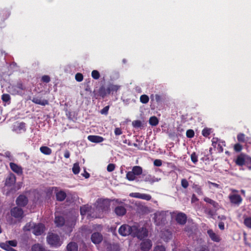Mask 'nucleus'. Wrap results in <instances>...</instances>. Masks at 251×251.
<instances>
[{
	"label": "nucleus",
	"instance_id": "nucleus-19",
	"mask_svg": "<svg viewBox=\"0 0 251 251\" xmlns=\"http://www.w3.org/2000/svg\"><path fill=\"white\" fill-rule=\"evenodd\" d=\"M28 200L27 198L24 195L19 196L16 200L17 204L19 206H24L27 203Z\"/></svg>",
	"mask_w": 251,
	"mask_h": 251
},
{
	"label": "nucleus",
	"instance_id": "nucleus-59",
	"mask_svg": "<svg viewBox=\"0 0 251 251\" xmlns=\"http://www.w3.org/2000/svg\"><path fill=\"white\" fill-rule=\"evenodd\" d=\"M115 134L116 135H120L122 134V129L120 128H116L114 131Z\"/></svg>",
	"mask_w": 251,
	"mask_h": 251
},
{
	"label": "nucleus",
	"instance_id": "nucleus-38",
	"mask_svg": "<svg viewBox=\"0 0 251 251\" xmlns=\"http://www.w3.org/2000/svg\"><path fill=\"white\" fill-rule=\"evenodd\" d=\"M92 76L95 79H98L100 77L99 72L97 70H93L92 72Z\"/></svg>",
	"mask_w": 251,
	"mask_h": 251
},
{
	"label": "nucleus",
	"instance_id": "nucleus-46",
	"mask_svg": "<svg viewBox=\"0 0 251 251\" xmlns=\"http://www.w3.org/2000/svg\"><path fill=\"white\" fill-rule=\"evenodd\" d=\"M209 187L211 189L212 187H215L216 188H220V185L217 183H213L210 181H208L207 182Z\"/></svg>",
	"mask_w": 251,
	"mask_h": 251
},
{
	"label": "nucleus",
	"instance_id": "nucleus-57",
	"mask_svg": "<svg viewBox=\"0 0 251 251\" xmlns=\"http://www.w3.org/2000/svg\"><path fill=\"white\" fill-rule=\"evenodd\" d=\"M4 156L8 158L10 160H13V157L11 153L9 151H6L4 153Z\"/></svg>",
	"mask_w": 251,
	"mask_h": 251
},
{
	"label": "nucleus",
	"instance_id": "nucleus-5",
	"mask_svg": "<svg viewBox=\"0 0 251 251\" xmlns=\"http://www.w3.org/2000/svg\"><path fill=\"white\" fill-rule=\"evenodd\" d=\"M136 230V225L129 226L127 225H124L121 226L119 229V233L123 236H126L128 235L132 236L133 231Z\"/></svg>",
	"mask_w": 251,
	"mask_h": 251
},
{
	"label": "nucleus",
	"instance_id": "nucleus-25",
	"mask_svg": "<svg viewBox=\"0 0 251 251\" xmlns=\"http://www.w3.org/2000/svg\"><path fill=\"white\" fill-rule=\"evenodd\" d=\"M32 101L36 104H40L43 106L48 105L49 104L48 100H42L38 98H33Z\"/></svg>",
	"mask_w": 251,
	"mask_h": 251
},
{
	"label": "nucleus",
	"instance_id": "nucleus-42",
	"mask_svg": "<svg viewBox=\"0 0 251 251\" xmlns=\"http://www.w3.org/2000/svg\"><path fill=\"white\" fill-rule=\"evenodd\" d=\"M14 89H17V92H12L13 94H16L17 93H19L21 90H23V85L21 84H19L17 86L14 87Z\"/></svg>",
	"mask_w": 251,
	"mask_h": 251
},
{
	"label": "nucleus",
	"instance_id": "nucleus-61",
	"mask_svg": "<svg viewBox=\"0 0 251 251\" xmlns=\"http://www.w3.org/2000/svg\"><path fill=\"white\" fill-rule=\"evenodd\" d=\"M203 200L207 203H209L211 205L212 204V203H213V202H214V201H213V200L208 198V197H205L203 199Z\"/></svg>",
	"mask_w": 251,
	"mask_h": 251
},
{
	"label": "nucleus",
	"instance_id": "nucleus-26",
	"mask_svg": "<svg viewBox=\"0 0 251 251\" xmlns=\"http://www.w3.org/2000/svg\"><path fill=\"white\" fill-rule=\"evenodd\" d=\"M16 182V177L14 175L11 174L9 175L8 177L6 178L5 184L7 185H11Z\"/></svg>",
	"mask_w": 251,
	"mask_h": 251
},
{
	"label": "nucleus",
	"instance_id": "nucleus-44",
	"mask_svg": "<svg viewBox=\"0 0 251 251\" xmlns=\"http://www.w3.org/2000/svg\"><path fill=\"white\" fill-rule=\"evenodd\" d=\"M75 78L78 82H81L83 80V75L80 73H77L75 75Z\"/></svg>",
	"mask_w": 251,
	"mask_h": 251
},
{
	"label": "nucleus",
	"instance_id": "nucleus-41",
	"mask_svg": "<svg viewBox=\"0 0 251 251\" xmlns=\"http://www.w3.org/2000/svg\"><path fill=\"white\" fill-rule=\"evenodd\" d=\"M191 159L192 161L196 164L198 162V155L195 152H193L191 155Z\"/></svg>",
	"mask_w": 251,
	"mask_h": 251
},
{
	"label": "nucleus",
	"instance_id": "nucleus-9",
	"mask_svg": "<svg viewBox=\"0 0 251 251\" xmlns=\"http://www.w3.org/2000/svg\"><path fill=\"white\" fill-rule=\"evenodd\" d=\"M168 212L161 211L157 212L155 215V222L157 225L164 223L166 220V215Z\"/></svg>",
	"mask_w": 251,
	"mask_h": 251
},
{
	"label": "nucleus",
	"instance_id": "nucleus-22",
	"mask_svg": "<svg viewBox=\"0 0 251 251\" xmlns=\"http://www.w3.org/2000/svg\"><path fill=\"white\" fill-rule=\"evenodd\" d=\"M161 238L167 242L172 238V233L168 229L164 230L162 231Z\"/></svg>",
	"mask_w": 251,
	"mask_h": 251
},
{
	"label": "nucleus",
	"instance_id": "nucleus-32",
	"mask_svg": "<svg viewBox=\"0 0 251 251\" xmlns=\"http://www.w3.org/2000/svg\"><path fill=\"white\" fill-rule=\"evenodd\" d=\"M32 251H44V248L39 244L34 245L31 248Z\"/></svg>",
	"mask_w": 251,
	"mask_h": 251
},
{
	"label": "nucleus",
	"instance_id": "nucleus-36",
	"mask_svg": "<svg viewBox=\"0 0 251 251\" xmlns=\"http://www.w3.org/2000/svg\"><path fill=\"white\" fill-rule=\"evenodd\" d=\"M73 172L75 174H77L79 173L80 171V168L78 164L75 163L74 164L73 167Z\"/></svg>",
	"mask_w": 251,
	"mask_h": 251
},
{
	"label": "nucleus",
	"instance_id": "nucleus-64",
	"mask_svg": "<svg viewBox=\"0 0 251 251\" xmlns=\"http://www.w3.org/2000/svg\"><path fill=\"white\" fill-rule=\"evenodd\" d=\"M70 155V152L68 150L65 151L64 152V157L66 158H69Z\"/></svg>",
	"mask_w": 251,
	"mask_h": 251
},
{
	"label": "nucleus",
	"instance_id": "nucleus-55",
	"mask_svg": "<svg viewBox=\"0 0 251 251\" xmlns=\"http://www.w3.org/2000/svg\"><path fill=\"white\" fill-rule=\"evenodd\" d=\"M132 125L134 127H139L141 126V122L138 120L134 121L132 122Z\"/></svg>",
	"mask_w": 251,
	"mask_h": 251
},
{
	"label": "nucleus",
	"instance_id": "nucleus-18",
	"mask_svg": "<svg viewBox=\"0 0 251 251\" xmlns=\"http://www.w3.org/2000/svg\"><path fill=\"white\" fill-rule=\"evenodd\" d=\"M207 234L213 241L219 242L221 241V238L220 236L215 233L212 229L208 230Z\"/></svg>",
	"mask_w": 251,
	"mask_h": 251
},
{
	"label": "nucleus",
	"instance_id": "nucleus-54",
	"mask_svg": "<svg viewBox=\"0 0 251 251\" xmlns=\"http://www.w3.org/2000/svg\"><path fill=\"white\" fill-rule=\"evenodd\" d=\"M50 77L48 75H45L42 77V80L44 82L48 83L50 81Z\"/></svg>",
	"mask_w": 251,
	"mask_h": 251
},
{
	"label": "nucleus",
	"instance_id": "nucleus-49",
	"mask_svg": "<svg viewBox=\"0 0 251 251\" xmlns=\"http://www.w3.org/2000/svg\"><path fill=\"white\" fill-rule=\"evenodd\" d=\"M115 165L114 164H109L107 167V170L109 172H111L114 170Z\"/></svg>",
	"mask_w": 251,
	"mask_h": 251
},
{
	"label": "nucleus",
	"instance_id": "nucleus-16",
	"mask_svg": "<svg viewBox=\"0 0 251 251\" xmlns=\"http://www.w3.org/2000/svg\"><path fill=\"white\" fill-rule=\"evenodd\" d=\"M45 229L44 226L42 224H39L34 226L32 232L35 235H40L44 232Z\"/></svg>",
	"mask_w": 251,
	"mask_h": 251
},
{
	"label": "nucleus",
	"instance_id": "nucleus-1",
	"mask_svg": "<svg viewBox=\"0 0 251 251\" xmlns=\"http://www.w3.org/2000/svg\"><path fill=\"white\" fill-rule=\"evenodd\" d=\"M54 222L57 226H64V229L65 232L69 234L73 231L75 227L76 223V218L73 217L70 220L65 221L63 217L56 215Z\"/></svg>",
	"mask_w": 251,
	"mask_h": 251
},
{
	"label": "nucleus",
	"instance_id": "nucleus-56",
	"mask_svg": "<svg viewBox=\"0 0 251 251\" xmlns=\"http://www.w3.org/2000/svg\"><path fill=\"white\" fill-rule=\"evenodd\" d=\"M109 106H106L104 107L102 109H101L100 113L102 114H107L109 110Z\"/></svg>",
	"mask_w": 251,
	"mask_h": 251
},
{
	"label": "nucleus",
	"instance_id": "nucleus-45",
	"mask_svg": "<svg viewBox=\"0 0 251 251\" xmlns=\"http://www.w3.org/2000/svg\"><path fill=\"white\" fill-rule=\"evenodd\" d=\"M1 99L3 101L7 102L10 99V97L8 94H4L1 96Z\"/></svg>",
	"mask_w": 251,
	"mask_h": 251
},
{
	"label": "nucleus",
	"instance_id": "nucleus-21",
	"mask_svg": "<svg viewBox=\"0 0 251 251\" xmlns=\"http://www.w3.org/2000/svg\"><path fill=\"white\" fill-rule=\"evenodd\" d=\"M87 139L90 142L96 143L102 142L104 140L102 137L97 135H89Z\"/></svg>",
	"mask_w": 251,
	"mask_h": 251
},
{
	"label": "nucleus",
	"instance_id": "nucleus-2",
	"mask_svg": "<svg viewBox=\"0 0 251 251\" xmlns=\"http://www.w3.org/2000/svg\"><path fill=\"white\" fill-rule=\"evenodd\" d=\"M143 173L142 168L139 166H134L131 171H129L126 175V178L129 181H133L136 176H140Z\"/></svg>",
	"mask_w": 251,
	"mask_h": 251
},
{
	"label": "nucleus",
	"instance_id": "nucleus-52",
	"mask_svg": "<svg viewBox=\"0 0 251 251\" xmlns=\"http://www.w3.org/2000/svg\"><path fill=\"white\" fill-rule=\"evenodd\" d=\"M0 246L1 248H2L3 249L5 250H6V251H8L9 249H10V246L9 245H8V243H7V242L4 244V243H1L0 245Z\"/></svg>",
	"mask_w": 251,
	"mask_h": 251
},
{
	"label": "nucleus",
	"instance_id": "nucleus-4",
	"mask_svg": "<svg viewBox=\"0 0 251 251\" xmlns=\"http://www.w3.org/2000/svg\"><path fill=\"white\" fill-rule=\"evenodd\" d=\"M171 217L180 225H184L186 223L187 216L185 214L182 212H173L170 213Z\"/></svg>",
	"mask_w": 251,
	"mask_h": 251
},
{
	"label": "nucleus",
	"instance_id": "nucleus-39",
	"mask_svg": "<svg viewBox=\"0 0 251 251\" xmlns=\"http://www.w3.org/2000/svg\"><path fill=\"white\" fill-rule=\"evenodd\" d=\"M33 223H29L24 227L23 229L25 231H28L30 230L31 228H33Z\"/></svg>",
	"mask_w": 251,
	"mask_h": 251
},
{
	"label": "nucleus",
	"instance_id": "nucleus-53",
	"mask_svg": "<svg viewBox=\"0 0 251 251\" xmlns=\"http://www.w3.org/2000/svg\"><path fill=\"white\" fill-rule=\"evenodd\" d=\"M0 246L1 248H2L3 249L5 250H6V251H8L9 249H10V246L9 245H8V243H7V242L4 244V243H1L0 245Z\"/></svg>",
	"mask_w": 251,
	"mask_h": 251
},
{
	"label": "nucleus",
	"instance_id": "nucleus-63",
	"mask_svg": "<svg viewBox=\"0 0 251 251\" xmlns=\"http://www.w3.org/2000/svg\"><path fill=\"white\" fill-rule=\"evenodd\" d=\"M218 226L219 228L221 230H224L225 229V225L224 223L222 222H221L219 223Z\"/></svg>",
	"mask_w": 251,
	"mask_h": 251
},
{
	"label": "nucleus",
	"instance_id": "nucleus-37",
	"mask_svg": "<svg viewBox=\"0 0 251 251\" xmlns=\"http://www.w3.org/2000/svg\"><path fill=\"white\" fill-rule=\"evenodd\" d=\"M237 140L239 142H245V135L243 133H239L238 134L237 136Z\"/></svg>",
	"mask_w": 251,
	"mask_h": 251
},
{
	"label": "nucleus",
	"instance_id": "nucleus-40",
	"mask_svg": "<svg viewBox=\"0 0 251 251\" xmlns=\"http://www.w3.org/2000/svg\"><path fill=\"white\" fill-rule=\"evenodd\" d=\"M17 130H18L19 131H25V124L24 123H20L19 124L18 126L17 127Z\"/></svg>",
	"mask_w": 251,
	"mask_h": 251
},
{
	"label": "nucleus",
	"instance_id": "nucleus-47",
	"mask_svg": "<svg viewBox=\"0 0 251 251\" xmlns=\"http://www.w3.org/2000/svg\"><path fill=\"white\" fill-rule=\"evenodd\" d=\"M186 136L188 138H192L194 136V131L192 129H189L186 131Z\"/></svg>",
	"mask_w": 251,
	"mask_h": 251
},
{
	"label": "nucleus",
	"instance_id": "nucleus-23",
	"mask_svg": "<svg viewBox=\"0 0 251 251\" xmlns=\"http://www.w3.org/2000/svg\"><path fill=\"white\" fill-rule=\"evenodd\" d=\"M114 211L117 215L121 216L126 214V209L124 206L120 205L115 208Z\"/></svg>",
	"mask_w": 251,
	"mask_h": 251
},
{
	"label": "nucleus",
	"instance_id": "nucleus-58",
	"mask_svg": "<svg viewBox=\"0 0 251 251\" xmlns=\"http://www.w3.org/2000/svg\"><path fill=\"white\" fill-rule=\"evenodd\" d=\"M9 246L16 247L17 246V242L15 240L8 241L7 242Z\"/></svg>",
	"mask_w": 251,
	"mask_h": 251
},
{
	"label": "nucleus",
	"instance_id": "nucleus-50",
	"mask_svg": "<svg viewBox=\"0 0 251 251\" xmlns=\"http://www.w3.org/2000/svg\"><path fill=\"white\" fill-rule=\"evenodd\" d=\"M210 133V131L208 128H204L202 131V134L204 137H207Z\"/></svg>",
	"mask_w": 251,
	"mask_h": 251
},
{
	"label": "nucleus",
	"instance_id": "nucleus-60",
	"mask_svg": "<svg viewBox=\"0 0 251 251\" xmlns=\"http://www.w3.org/2000/svg\"><path fill=\"white\" fill-rule=\"evenodd\" d=\"M153 164L154 166L159 167L162 165V161L159 159H156L154 160Z\"/></svg>",
	"mask_w": 251,
	"mask_h": 251
},
{
	"label": "nucleus",
	"instance_id": "nucleus-33",
	"mask_svg": "<svg viewBox=\"0 0 251 251\" xmlns=\"http://www.w3.org/2000/svg\"><path fill=\"white\" fill-rule=\"evenodd\" d=\"M151 100H155L156 102H159L161 101V97L158 94L151 95Z\"/></svg>",
	"mask_w": 251,
	"mask_h": 251
},
{
	"label": "nucleus",
	"instance_id": "nucleus-29",
	"mask_svg": "<svg viewBox=\"0 0 251 251\" xmlns=\"http://www.w3.org/2000/svg\"><path fill=\"white\" fill-rule=\"evenodd\" d=\"M40 151L46 155H50L51 152V150L47 146H42L40 148Z\"/></svg>",
	"mask_w": 251,
	"mask_h": 251
},
{
	"label": "nucleus",
	"instance_id": "nucleus-30",
	"mask_svg": "<svg viewBox=\"0 0 251 251\" xmlns=\"http://www.w3.org/2000/svg\"><path fill=\"white\" fill-rule=\"evenodd\" d=\"M235 162L239 166H242L245 164V159L242 155H239L237 157Z\"/></svg>",
	"mask_w": 251,
	"mask_h": 251
},
{
	"label": "nucleus",
	"instance_id": "nucleus-51",
	"mask_svg": "<svg viewBox=\"0 0 251 251\" xmlns=\"http://www.w3.org/2000/svg\"><path fill=\"white\" fill-rule=\"evenodd\" d=\"M234 149L236 151L239 152L242 149V146L239 144H236L234 146Z\"/></svg>",
	"mask_w": 251,
	"mask_h": 251
},
{
	"label": "nucleus",
	"instance_id": "nucleus-10",
	"mask_svg": "<svg viewBox=\"0 0 251 251\" xmlns=\"http://www.w3.org/2000/svg\"><path fill=\"white\" fill-rule=\"evenodd\" d=\"M228 198L231 203L237 205H239L242 201V197L237 194L230 193Z\"/></svg>",
	"mask_w": 251,
	"mask_h": 251
},
{
	"label": "nucleus",
	"instance_id": "nucleus-43",
	"mask_svg": "<svg viewBox=\"0 0 251 251\" xmlns=\"http://www.w3.org/2000/svg\"><path fill=\"white\" fill-rule=\"evenodd\" d=\"M154 251H166V249L162 245H157L154 247Z\"/></svg>",
	"mask_w": 251,
	"mask_h": 251
},
{
	"label": "nucleus",
	"instance_id": "nucleus-27",
	"mask_svg": "<svg viewBox=\"0 0 251 251\" xmlns=\"http://www.w3.org/2000/svg\"><path fill=\"white\" fill-rule=\"evenodd\" d=\"M56 199L58 201H63L66 197V194L63 191H59L56 193Z\"/></svg>",
	"mask_w": 251,
	"mask_h": 251
},
{
	"label": "nucleus",
	"instance_id": "nucleus-34",
	"mask_svg": "<svg viewBox=\"0 0 251 251\" xmlns=\"http://www.w3.org/2000/svg\"><path fill=\"white\" fill-rule=\"evenodd\" d=\"M140 101L144 104L147 103L149 101V98L146 95H142L140 98Z\"/></svg>",
	"mask_w": 251,
	"mask_h": 251
},
{
	"label": "nucleus",
	"instance_id": "nucleus-20",
	"mask_svg": "<svg viewBox=\"0 0 251 251\" xmlns=\"http://www.w3.org/2000/svg\"><path fill=\"white\" fill-rule=\"evenodd\" d=\"M9 165L11 169L13 172H14L15 173H17L18 175L22 174L23 169L20 166H19L17 164L12 162L10 163Z\"/></svg>",
	"mask_w": 251,
	"mask_h": 251
},
{
	"label": "nucleus",
	"instance_id": "nucleus-6",
	"mask_svg": "<svg viewBox=\"0 0 251 251\" xmlns=\"http://www.w3.org/2000/svg\"><path fill=\"white\" fill-rule=\"evenodd\" d=\"M120 88V86L114 84H109L105 89L104 87L100 88V95L104 97L107 94L117 92Z\"/></svg>",
	"mask_w": 251,
	"mask_h": 251
},
{
	"label": "nucleus",
	"instance_id": "nucleus-17",
	"mask_svg": "<svg viewBox=\"0 0 251 251\" xmlns=\"http://www.w3.org/2000/svg\"><path fill=\"white\" fill-rule=\"evenodd\" d=\"M102 240V235L99 232H94L91 236L92 242L95 244H98L100 243Z\"/></svg>",
	"mask_w": 251,
	"mask_h": 251
},
{
	"label": "nucleus",
	"instance_id": "nucleus-8",
	"mask_svg": "<svg viewBox=\"0 0 251 251\" xmlns=\"http://www.w3.org/2000/svg\"><path fill=\"white\" fill-rule=\"evenodd\" d=\"M211 205H212L214 209H211L209 208H205L204 212L209 217L214 219L215 217L217 215L216 211L221 208V206L219 203L215 201H214Z\"/></svg>",
	"mask_w": 251,
	"mask_h": 251
},
{
	"label": "nucleus",
	"instance_id": "nucleus-48",
	"mask_svg": "<svg viewBox=\"0 0 251 251\" xmlns=\"http://www.w3.org/2000/svg\"><path fill=\"white\" fill-rule=\"evenodd\" d=\"M181 184L184 188H187L189 185L188 182L186 179H182L181 180Z\"/></svg>",
	"mask_w": 251,
	"mask_h": 251
},
{
	"label": "nucleus",
	"instance_id": "nucleus-31",
	"mask_svg": "<svg viewBox=\"0 0 251 251\" xmlns=\"http://www.w3.org/2000/svg\"><path fill=\"white\" fill-rule=\"evenodd\" d=\"M149 123L151 125L155 126L158 123V120L156 117L152 116L150 118Z\"/></svg>",
	"mask_w": 251,
	"mask_h": 251
},
{
	"label": "nucleus",
	"instance_id": "nucleus-62",
	"mask_svg": "<svg viewBox=\"0 0 251 251\" xmlns=\"http://www.w3.org/2000/svg\"><path fill=\"white\" fill-rule=\"evenodd\" d=\"M197 251H209V250L207 247L202 246L198 248Z\"/></svg>",
	"mask_w": 251,
	"mask_h": 251
},
{
	"label": "nucleus",
	"instance_id": "nucleus-28",
	"mask_svg": "<svg viewBox=\"0 0 251 251\" xmlns=\"http://www.w3.org/2000/svg\"><path fill=\"white\" fill-rule=\"evenodd\" d=\"M68 251H77L78 246L75 242L70 243L67 246Z\"/></svg>",
	"mask_w": 251,
	"mask_h": 251
},
{
	"label": "nucleus",
	"instance_id": "nucleus-14",
	"mask_svg": "<svg viewBox=\"0 0 251 251\" xmlns=\"http://www.w3.org/2000/svg\"><path fill=\"white\" fill-rule=\"evenodd\" d=\"M129 196L133 198H138L142 200L147 201H150L151 199V196L147 194H143L140 193H131L129 194Z\"/></svg>",
	"mask_w": 251,
	"mask_h": 251
},
{
	"label": "nucleus",
	"instance_id": "nucleus-7",
	"mask_svg": "<svg viewBox=\"0 0 251 251\" xmlns=\"http://www.w3.org/2000/svg\"><path fill=\"white\" fill-rule=\"evenodd\" d=\"M148 231L146 228L144 227L139 228L136 225V230L132 232V236L137 237L138 239H142L143 238L148 236Z\"/></svg>",
	"mask_w": 251,
	"mask_h": 251
},
{
	"label": "nucleus",
	"instance_id": "nucleus-35",
	"mask_svg": "<svg viewBox=\"0 0 251 251\" xmlns=\"http://www.w3.org/2000/svg\"><path fill=\"white\" fill-rule=\"evenodd\" d=\"M244 223L248 228H251V217H246L244 219Z\"/></svg>",
	"mask_w": 251,
	"mask_h": 251
},
{
	"label": "nucleus",
	"instance_id": "nucleus-3",
	"mask_svg": "<svg viewBox=\"0 0 251 251\" xmlns=\"http://www.w3.org/2000/svg\"><path fill=\"white\" fill-rule=\"evenodd\" d=\"M47 240L50 245L55 247L60 246L63 243L59 236L57 234L53 233H49Z\"/></svg>",
	"mask_w": 251,
	"mask_h": 251
},
{
	"label": "nucleus",
	"instance_id": "nucleus-11",
	"mask_svg": "<svg viewBox=\"0 0 251 251\" xmlns=\"http://www.w3.org/2000/svg\"><path fill=\"white\" fill-rule=\"evenodd\" d=\"M152 241L149 239L143 240L140 243V249L143 251H149L152 247Z\"/></svg>",
	"mask_w": 251,
	"mask_h": 251
},
{
	"label": "nucleus",
	"instance_id": "nucleus-12",
	"mask_svg": "<svg viewBox=\"0 0 251 251\" xmlns=\"http://www.w3.org/2000/svg\"><path fill=\"white\" fill-rule=\"evenodd\" d=\"M92 209L91 206L84 205L80 208V214L82 216L87 215L88 218L91 217L92 218H97V216L96 215L91 216Z\"/></svg>",
	"mask_w": 251,
	"mask_h": 251
},
{
	"label": "nucleus",
	"instance_id": "nucleus-13",
	"mask_svg": "<svg viewBox=\"0 0 251 251\" xmlns=\"http://www.w3.org/2000/svg\"><path fill=\"white\" fill-rule=\"evenodd\" d=\"M11 214L15 218L22 219L23 217L24 212L22 208L15 207L11 209Z\"/></svg>",
	"mask_w": 251,
	"mask_h": 251
},
{
	"label": "nucleus",
	"instance_id": "nucleus-15",
	"mask_svg": "<svg viewBox=\"0 0 251 251\" xmlns=\"http://www.w3.org/2000/svg\"><path fill=\"white\" fill-rule=\"evenodd\" d=\"M144 180L145 182H148L152 184L154 182H157L161 180V178L156 177L155 176H152L150 174L143 175Z\"/></svg>",
	"mask_w": 251,
	"mask_h": 251
},
{
	"label": "nucleus",
	"instance_id": "nucleus-24",
	"mask_svg": "<svg viewBox=\"0 0 251 251\" xmlns=\"http://www.w3.org/2000/svg\"><path fill=\"white\" fill-rule=\"evenodd\" d=\"M218 139H213L212 141V144L213 146L215 147H216V146L217 145V149L219 152H223V146H225V142H222L221 143H217Z\"/></svg>",
	"mask_w": 251,
	"mask_h": 251
}]
</instances>
